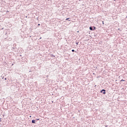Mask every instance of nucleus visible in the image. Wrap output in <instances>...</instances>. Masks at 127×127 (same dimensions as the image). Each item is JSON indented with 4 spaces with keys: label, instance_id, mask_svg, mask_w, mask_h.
Segmentation results:
<instances>
[{
    "label": "nucleus",
    "instance_id": "39448f33",
    "mask_svg": "<svg viewBox=\"0 0 127 127\" xmlns=\"http://www.w3.org/2000/svg\"><path fill=\"white\" fill-rule=\"evenodd\" d=\"M51 57H55V56H54L53 55H51Z\"/></svg>",
    "mask_w": 127,
    "mask_h": 127
},
{
    "label": "nucleus",
    "instance_id": "f257e3e1",
    "mask_svg": "<svg viewBox=\"0 0 127 127\" xmlns=\"http://www.w3.org/2000/svg\"><path fill=\"white\" fill-rule=\"evenodd\" d=\"M103 91L104 92H103L104 94H106V90L105 89H102V90H101V93H102Z\"/></svg>",
    "mask_w": 127,
    "mask_h": 127
},
{
    "label": "nucleus",
    "instance_id": "ddd939ff",
    "mask_svg": "<svg viewBox=\"0 0 127 127\" xmlns=\"http://www.w3.org/2000/svg\"><path fill=\"white\" fill-rule=\"evenodd\" d=\"M30 118H31V116H30Z\"/></svg>",
    "mask_w": 127,
    "mask_h": 127
},
{
    "label": "nucleus",
    "instance_id": "f03ea898",
    "mask_svg": "<svg viewBox=\"0 0 127 127\" xmlns=\"http://www.w3.org/2000/svg\"><path fill=\"white\" fill-rule=\"evenodd\" d=\"M32 124H35V123H36V121H35V120H32Z\"/></svg>",
    "mask_w": 127,
    "mask_h": 127
},
{
    "label": "nucleus",
    "instance_id": "2eb2a0df",
    "mask_svg": "<svg viewBox=\"0 0 127 127\" xmlns=\"http://www.w3.org/2000/svg\"><path fill=\"white\" fill-rule=\"evenodd\" d=\"M5 80H6V78H5Z\"/></svg>",
    "mask_w": 127,
    "mask_h": 127
},
{
    "label": "nucleus",
    "instance_id": "7ed1b4c3",
    "mask_svg": "<svg viewBox=\"0 0 127 127\" xmlns=\"http://www.w3.org/2000/svg\"><path fill=\"white\" fill-rule=\"evenodd\" d=\"M66 20H68V21H71V20H70V18H66Z\"/></svg>",
    "mask_w": 127,
    "mask_h": 127
},
{
    "label": "nucleus",
    "instance_id": "9b49d317",
    "mask_svg": "<svg viewBox=\"0 0 127 127\" xmlns=\"http://www.w3.org/2000/svg\"><path fill=\"white\" fill-rule=\"evenodd\" d=\"M39 25H40V24H38V26H39Z\"/></svg>",
    "mask_w": 127,
    "mask_h": 127
},
{
    "label": "nucleus",
    "instance_id": "9d476101",
    "mask_svg": "<svg viewBox=\"0 0 127 127\" xmlns=\"http://www.w3.org/2000/svg\"><path fill=\"white\" fill-rule=\"evenodd\" d=\"M6 12H9V11H8V10H7V11H6Z\"/></svg>",
    "mask_w": 127,
    "mask_h": 127
},
{
    "label": "nucleus",
    "instance_id": "6e6552de",
    "mask_svg": "<svg viewBox=\"0 0 127 127\" xmlns=\"http://www.w3.org/2000/svg\"><path fill=\"white\" fill-rule=\"evenodd\" d=\"M71 51H72V52H74V51H75V50H72Z\"/></svg>",
    "mask_w": 127,
    "mask_h": 127
},
{
    "label": "nucleus",
    "instance_id": "1a4fd4ad",
    "mask_svg": "<svg viewBox=\"0 0 127 127\" xmlns=\"http://www.w3.org/2000/svg\"><path fill=\"white\" fill-rule=\"evenodd\" d=\"M103 25H104V22L103 21Z\"/></svg>",
    "mask_w": 127,
    "mask_h": 127
},
{
    "label": "nucleus",
    "instance_id": "20e7f679",
    "mask_svg": "<svg viewBox=\"0 0 127 127\" xmlns=\"http://www.w3.org/2000/svg\"><path fill=\"white\" fill-rule=\"evenodd\" d=\"M89 29L91 31H93V28L92 27V26H90V27H89Z\"/></svg>",
    "mask_w": 127,
    "mask_h": 127
},
{
    "label": "nucleus",
    "instance_id": "f8f14e48",
    "mask_svg": "<svg viewBox=\"0 0 127 127\" xmlns=\"http://www.w3.org/2000/svg\"><path fill=\"white\" fill-rule=\"evenodd\" d=\"M78 43H79V42H78V43H76V44H78Z\"/></svg>",
    "mask_w": 127,
    "mask_h": 127
},
{
    "label": "nucleus",
    "instance_id": "423d86ee",
    "mask_svg": "<svg viewBox=\"0 0 127 127\" xmlns=\"http://www.w3.org/2000/svg\"><path fill=\"white\" fill-rule=\"evenodd\" d=\"M93 28H94V29H93V31H94V30H95V29H96V27H95V26H94V27H93Z\"/></svg>",
    "mask_w": 127,
    "mask_h": 127
},
{
    "label": "nucleus",
    "instance_id": "4468645a",
    "mask_svg": "<svg viewBox=\"0 0 127 127\" xmlns=\"http://www.w3.org/2000/svg\"><path fill=\"white\" fill-rule=\"evenodd\" d=\"M39 120V119H37V121Z\"/></svg>",
    "mask_w": 127,
    "mask_h": 127
},
{
    "label": "nucleus",
    "instance_id": "0eeeda50",
    "mask_svg": "<svg viewBox=\"0 0 127 127\" xmlns=\"http://www.w3.org/2000/svg\"><path fill=\"white\" fill-rule=\"evenodd\" d=\"M125 81V80H124L123 79H122V80H121V81Z\"/></svg>",
    "mask_w": 127,
    "mask_h": 127
}]
</instances>
